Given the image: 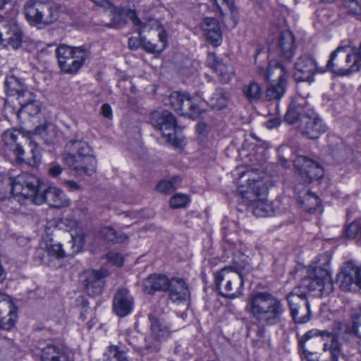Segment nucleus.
<instances>
[{
    "label": "nucleus",
    "instance_id": "1",
    "mask_svg": "<svg viewBox=\"0 0 361 361\" xmlns=\"http://www.w3.org/2000/svg\"><path fill=\"white\" fill-rule=\"evenodd\" d=\"M245 311L259 324L270 326L282 321L286 307L283 301L275 295L261 291L249 295Z\"/></svg>",
    "mask_w": 361,
    "mask_h": 361
},
{
    "label": "nucleus",
    "instance_id": "2",
    "mask_svg": "<svg viewBox=\"0 0 361 361\" xmlns=\"http://www.w3.org/2000/svg\"><path fill=\"white\" fill-rule=\"evenodd\" d=\"M64 163L79 175L91 176L96 171L97 160L92 147L82 140H71L66 145Z\"/></svg>",
    "mask_w": 361,
    "mask_h": 361
},
{
    "label": "nucleus",
    "instance_id": "3",
    "mask_svg": "<svg viewBox=\"0 0 361 361\" xmlns=\"http://www.w3.org/2000/svg\"><path fill=\"white\" fill-rule=\"evenodd\" d=\"M302 103L293 101L286 114V121L290 123H295L300 120V130L302 134L309 139H317L326 130V126L323 121L312 110L305 111Z\"/></svg>",
    "mask_w": 361,
    "mask_h": 361
},
{
    "label": "nucleus",
    "instance_id": "4",
    "mask_svg": "<svg viewBox=\"0 0 361 361\" xmlns=\"http://www.w3.org/2000/svg\"><path fill=\"white\" fill-rule=\"evenodd\" d=\"M247 180V189L240 190L245 203L257 217L272 216L275 213V207L267 200L269 180L248 178Z\"/></svg>",
    "mask_w": 361,
    "mask_h": 361
},
{
    "label": "nucleus",
    "instance_id": "5",
    "mask_svg": "<svg viewBox=\"0 0 361 361\" xmlns=\"http://www.w3.org/2000/svg\"><path fill=\"white\" fill-rule=\"evenodd\" d=\"M324 262L310 266L307 277L302 281V286L312 292L315 296L322 297L330 294L334 284L329 270V259L322 257Z\"/></svg>",
    "mask_w": 361,
    "mask_h": 361
},
{
    "label": "nucleus",
    "instance_id": "6",
    "mask_svg": "<svg viewBox=\"0 0 361 361\" xmlns=\"http://www.w3.org/2000/svg\"><path fill=\"white\" fill-rule=\"evenodd\" d=\"M40 130L41 128H37L34 133L23 129L11 128L3 133L2 140L4 143L14 152L18 159L24 160V149L17 142L18 136L21 135L23 139L29 142L31 147L32 158L27 161V164L36 167L41 163V154L34 137L36 134H40Z\"/></svg>",
    "mask_w": 361,
    "mask_h": 361
},
{
    "label": "nucleus",
    "instance_id": "7",
    "mask_svg": "<svg viewBox=\"0 0 361 361\" xmlns=\"http://www.w3.org/2000/svg\"><path fill=\"white\" fill-rule=\"evenodd\" d=\"M215 283L220 294L225 298H235L243 293V276L233 267H226L216 272Z\"/></svg>",
    "mask_w": 361,
    "mask_h": 361
},
{
    "label": "nucleus",
    "instance_id": "8",
    "mask_svg": "<svg viewBox=\"0 0 361 361\" xmlns=\"http://www.w3.org/2000/svg\"><path fill=\"white\" fill-rule=\"evenodd\" d=\"M11 184V194L18 198L19 202L29 200L36 204L42 187V183L37 176L30 173H21L13 178Z\"/></svg>",
    "mask_w": 361,
    "mask_h": 361
},
{
    "label": "nucleus",
    "instance_id": "9",
    "mask_svg": "<svg viewBox=\"0 0 361 361\" xmlns=\"http://www.w3.org/2000/svg\"><path fill=\"white\" fill-rule=\"evenodd\" d=\"M150 123L158 128L166 140L176 147H182L185 145L183 137L178 136L176 133L177 125L175 117L168 111H155L150 114Z\"/></svg>",
    "mask_w": 361,
    "mask_h": 361
},
{
    "label": "nucleus",
    "instance_id": "10",
    "mask_svg": "<svg viewBox=\"0 0 361 361\" xmlns=\"http://www.w3.org/2000/svg\"><path fill=\"white\" fill-rule=\"evenodd\" d=\"M61 70L67 73H75L84 63L87 54L81 47L60 45L56 51Z\"/></svg>",
    "mask_w": 361,
    "mask_h": 361
},
{
    "label": "nucleus",
    "instance_id": "11",
    "mask_svg": "<svg viewBox=\"0 0 361 361\" xmlns=\"http://www.w3.org/2000/svg\"><path fill=\"white\" fill-rule=\"evenodd\" d=\"M286 300L293 320L298 324H305L311 319L310 301L300 287H295L286 295Z\"/></svg>",
    "mask_w": 361,
    "mask_h": 361
},
{
    "label": "nucleus",
    "instance_id": "12",
    "mask_svg": "<svg viewBox=\"0 0 361 361\" xmlns=\"http://www.w3.org/2000/svg\"><path fill=\"white\" fill-rule=\"evenodd\" d=\"M25 16L27 21L34 25L50 24L58 18L57 12L44 0H29L24 5Z\"/></svg>",
    "mask_w": 361,
    "mask_h": 361
},
{
    "label": "nucleus",
    "instance_id": "13",
    "mask_svg": "<svg viewBox=\"0 0 361 361\" xmlns=\"http://www.w3.org/2000/svg\"><path fill=\"white\" fill-rule=\"evenodd\" d=\"M325 68L318 66L314 58L308 54H302L295 63L293 77L296 81L312 82L317 73H324Z\"/></svg>",
    "mask_w": 361,
    "mask_h": 361
},
{
    "label": "nucleus",
    "instance_id": "14",
    "mask_svg": "<svg viewBox=\"0 0 361 361\" xmlns=\"http://www.w3.org/2000/svg\"><path fill=\"white\" fill-rule=\"evenodd\" d=\"M295 168L305 183L318 180L324 176V169L317 162L305 156H297L293 160Z\"/></svg>",
    "mask_w": 361,
    "mask_h": 361
},
{
    "label": "nucleus",
    "instance_id": "15",
    "mask_svg": "<svg viewBox=\"0 0 361 361\" xmlns=\"http://www.w3.org/2000/svg\"><path fill=\"white\" fill-rule=\"evenodd\" d=\"M65 257V251L61 243L54 242L52 239L47 240L43 238L37 250V257L42 263L52 266L55 259H61Z\"/></svg>",
    "mask_w": 361,
    "mask_h": 361
},
{
    "label": "nucleus",
    "instance_id": "16",
    "mask_svg": "<svg viewBox=\"0 0 361 361\" xmlns=\"http://www.w3.org/2000/svg\"><path fill=\"white\" fill-rule=\"evenodd\" d=\"M106 275V271L90 269L82 272L80 279L87 294L94 297L102 293L104 287L102 279Z\"/></svg>",
    "mask_w": 361,
    "mask_h": 361
},
{
    "label": "nucleus",
    "instance_id": "17",
    "mask_svg": "<svg viewBox=\"0 0 361 361\" xmlns=\"http://www.w3.org/2000/svg\"><path fill=\"white\" fill-rule=\"evenodd\" d=\"M17 320V310L10 297L0 291V329L9 330Z\"/></svg>",
    "mask_w": 361,
    "mask_h": 361
},
{
    "label": "nucleus",
    "instance_id": "18",
    "mask_svg": "<svg viewBox=\"0 0 361 361\" xmlns=\"http://www.w3.org/2000/svg\"><path fill=\"white\" fill-rule=\"evenodd\" d=\"M46 202L49 206L61 208L69 205L70 200L67 198L63 190L54 186H49L37 197L36 204Z\"/></svg>",
    "mask_w": 361,
    "mask_h": 361
},
{
    "label": "nucleus",
    "instance_id": "19",
    "mask_svg": "<svg viewBox=\"0 0 361 361\" xmlns=\"http://www.w3.org/2000/svg\"><path fill=\"white\" fill-rule=\"evenodd\" d=\"M166 290L169 300L176 304L185 302L190 298L188 283L182 277H171Z\"/></svg>",
    "mask_w": 361,
    "mask_h": 361
},
{
    "label": "nucleus",
    "instance_id": "20",
    "mask_svg": "<svg viewBox=\"0 0 361 361\" xmlns=\"http://www.w3.org/2000/svg\"><path fill=\"white\" fill-rule=\"evenodd\" d=\"M21 30L16 23L0 27V44L3 47L17 49L21 44Z\"/></svg>",
    "mask_w": 361,
    "mask_h": 361
},
{
    "label": "nucleus",
    "instance_id": "21",
    "mask_svg": "<svg viewBox=\"0 0 361 361\" xmlns=\"http://www.w3.org/2000/svg\"><path fill=\"white\" fill-rule=\"evenodd\" d=\"M348 46H339L334 51L326 64V68L340 75H346L348 66L347 51Z\"/></svg>",
    "mask_w": 361,
    "mask_h": 361
},
{
    "label": "nucleus",
    "instance_id": "22",
    "mask_svg": "<svg viewBox=\"0 0 361 361\" xmlns=\"http://www.w3.org/2000/svg\"><path fill=\"white\" fill-rule=\"evenodd\" d=\"M200 28L207 41L214 47L222 42V32L217 20L214 18H204L200 23Z\"/></svg>",
    "mask_w": 361,
    "mask_h": 361
},
{
    "label": "nucleus",
    "instance_id": "23",
    "mask_svg": "<svg viewBox=\"0 0 361 361\" xmlns=\"http://www.w3.org/2000/svg\"><path fill=\"white\" fill-rule=\"evenodd\" d=\"M257 73L269 82H287V70L277 61H271L267 69L257 68Z\"/></svg>",
    "mask_w": 361,
    "mask_h": 361
},
{
    "label": "nucleus",
    "instance_id": "24",
    "mask_svg": "<svg viewBox=\"0 0 361 361\" xmlns=\"http://www.w3.org/2000/svg\"><path fill=\"white\" fill-rule=\"evenodd\" d=\"M133 307V300L127 289L121 288L117 290L114 298L113 309L120 317L129 314Z\"/></svg>",
    "mask_w": 361,
    "mask_h": 361
},
{
    "label": "nucleus",
    "instance_id": "25",
    "mask_svg": "<svg viewBox=\"0 0 361 361\" xmlns=\"http://www.w3.org/2000/svg\"><path fill=\"white\" fill-rule=\"evenodd\" d=\"M356 267L351 263H346L337 274V282L340 284V287L345 291L355 290L357 288Z\"/></svg>",
    "mask_w": 361,
    "mask_h": 361
},
{
    "label": "nucleus",
    "instance_id": "26",
    "mask_svg": "<svg viewBox=\"0 0 361 361\" xmlns=\"http://www.w3.org/2000/svg\"><path fill=\"white\" fill-rule=\"evenodd\" d=\"M170 281L171 278L164 274H151L143 281L144 291L147 294H153L156 291H166Z\"/></svg>",
    "mask_w": 361,
    "mask_h": 361
},
{
    "label": "nucleus",
    "instance_id": "27",
    "mask_svg": "<svg viewBox=\"0 0 361 361\" xmlns=\"http://www.w3.org/2000/svg\"><path fill=\"white\" fill-rule=\"evenodd\" d=\"M208 63L211 64L212 68L214 71L216 75L221 83H228L234 76V69L228 64L216 60L214 54L208 56Z\"/></svg>",
    "mask_w": 361,
    "mask_h": 361
},
{
    "label": "nucleus",
    "instance_id": "28",
    "mask_svg": "<svg viewBox=\"0 0 361 361\" xmlns=\"http://www.w3.org/2000/svg\"><path fill=\"white\" fill-rule=\"evenodd\" d=\"M20 109L18 114H27L35 116L40 111V106L35 100V96L30 91H24L19 97H17Z\"/></svg>",
    "mask_w": 361,
    "mask_h": 361
},
{
    "label": "nucleus",
    "instance_id": "29",
    "mask_svg": "<svg viewBox=\"0 0 361 361\" xmlns=\"http://www.w3.org/2000/svg\"><path fill=\"white\" fill-rule=\"evenodd\" d=\"M295 190L298 195L299 203L306 211L312 212L319 206L321 202L319 198L308 189L302 188L300 190L299 186H295Z\"/></svg>",
    "mask_w": 361,
    "mask_h": 361
},
{
    "label": "nucleus",
    "instance_id": "30",
    "mask_svg": "<svg viewBox=\"0 0 361 361\" xmlns=\"http://www.w3.org/2000/svg\"><path fill=\"white\" fill-rule=\"evenodd\" d=\"M278 44L283 56L287 60L293 58L295 52V39L290 30H284L281 32Z\"/></svg>",
    "mask_w": 361,
    "mask_h": 361
},
{
    "label": "nucleus",
    "instance_id": "31",
    "mask_svg": "<svg viewBox=\"0 0 361 361\" xmlns=\"http://www.w3.org/2000/svg\"><path fill=\"white\" fill-rule=\"evenodd\" d=\"M39 350V353H35L40 356L41 361H68L64 350L54 345L48 344Z\"/></svg>",
    "mask_w": 361,
    "mask_h": 361
},
{
    "label": "nucleus",
    "instance_id": "32",
    "mask_svg": "<svg viewBox=\"0 0 361 361\" xmlns=\"http://www.w3.org/2000/svg\"><path fill=\"white\" fill-rule=\"evenodd\" d=\"M149 319L151 322V334L157 340H161L168 338L170 335L169 326L162 319L149 314Z\"/></svg>",
    "mask_w": 361,
    "mask_h": 361
},
{
    "label": "nucleus",
    "instance_id": "33",
    "mask_svg": "<svg viewBox=\"0 0 361 361\" xmlns=\"http://www.w3.org/2000/svg\"><path fill=\"white\" fill-rule=\"evenodd\" d=\"M124 15L130 20L135 25L141 27L144 31L147 30H159L161 27L160 22L153 18H149L142 23L137 16V13L134 10H128L125 11Z\"/></svg>",
    "mask_w": 361,
    "mask_h": 361
},
{
    "label": "nucleus",
    "instance_id": "34",
    "mask_svg": "<svg viewBox=\"0 0 361 361\" xmlns=\"http://www.w3.org/2000/svg\"><path fill=\"white\" fill-rule=\"evenodd\" d=\"M201 112L202 110L197 99L195 97H190V94L187 93V97H185L184 99L183 110L180 111L179 114L195 118L200 116Z\"/></svg>",
    "mask_w": 361,
    "mask_h": 361
},
{
    "label": "nucleus",
    "instance_id": "35",
    "mask_svg": "<svg viewBox=\"0 0 361 361\" xmlns=\"http://www.w3.org/2000/svg\"><path fill=\"white\" fill-rule=\"evenodd\" d=\"M242 92L250 102H255L260 99L262 88L257 82L252 81L243 87Z\"/></svg>",
    "mask_w": 361,
    "mask_h": 361
},
{
    "label": "nucleus",
    "instance_id": "36",
    "mask_svg": "<svg viewBox=\"0 0 361 361\" xmlns=\"http://www.w3.org/2000/svg\"><path fill=\"white\" fill-rule=\"evenodd\" d=\"M287 82H270L266 90V97L268 100L280 99L286 92Z\"/></svg>",
    "mask_w": 361,
    "mask_h": 361
},
{
    "label": "nucleus",
    "instance_id": "37",
    "mask_svg": "<svg viewBox=\"0 0 361 361\" xmlns=\"http://www.w3.org/2000/svg\"><path fill=\"white\" fill-rule=\"evenodd\" d=\"M228 94L223 89H217L209 100V106L213 109H221L226 105Z\"/></svg>",
    "mask_w": 361,
    "mask_h": 361
},
{
    "label": "nucleus",
    "instance_id": "38",
    "mask_svg": "<svg viewBox=\"0 0 361 361\" xmlns=\"http://www.w3.org/2000/svg\"><path fill=\"white\" fill-rule=\"evenodd\" d=\"M5 86L9 94H16L17 97H19L23 92L28 91L23 87L20 80L14 75H9L6 78Z\"/></svg>",
    "mask_w": 361,
    "mask_h": 361
},
{
    "label": "nucleus",
    "instance_id": "39",
    "mask_svg": "<svg viewBox=\"0 0 361 361\" xmlns=\"http://www.w3.org/2000/svg\"><path fill=\"white\" fill-rule=\"evenodd\" d=\"M100 234L104 240L112 243H123L128 239V236L123 233L116 232L111 227L103 228Z\"/></svg>",
    "mask_w": 361,
    "mask_h": 361
},
{
    "label": "nucleus",
    "instance_id": "40",
    "mask_svg": "<svg viewBox=\"0 0 361 361\" xmlns=\"http://www.w3.org/2000/svg\"><path fill=\"white\" fill-rule=\"evenodd\" d=\"M216 7L217 10L221 14H223V9L221 7V4L227 6L231 12V18L235 23L238 20V11L235 5L234 0H209Z\"/></svg>",
    "mask_w": 361,
    "mask_h": 361
},
{
    "label": "nucleus",
    "instance_id": "41",
    "mask_svg": "<svg viewBox=\"0 0 361 361\" xmlns=\"http://www.w3.org/2000/svg\"><path fill=\"white\" fill-rule=\"evenodd\" d=\"M187 97L186 92H174L169 96V104L178 113L183 110L184 99Z\"/></svg>",
    "mask_w": 361,
    "mask_h": 361
},
{
    "label": "nucleus",
    "instance_id": "42",
    "mask_svg": "<svg viewBox=\"0 0 361 361\" xmlns=\"http://www.w3.org/2000/svg\"><path fill=\"white\" fill-rule=\"evenodd\" d=\"M180 182L178 177H174L170 180H161L157 185V190L161 193H171L176 190Z\"/></svg>",
    "mask_w": 361,
    "mask_h": 361
},
{
    "label": "nucleus",
    "instance_id": "43",
    "mask_svg": "<svg viewBox=\"0 0 361 361\" xmlns=\"http://www.w3.org/2000/svg\"><path fill=\"white\" fill-rule=\"evenodd\" d=\"M104 361H128L125 353L116 346H110L104 354Z\"/></svg>",
    "mask_w": 361,
    "mask_h": 361
},
{
    "label": "nucleus",
    "instance_id": "44",
    "mask_svg": "<svg viewBox=\"0 0 361 361\" xmlns=\"http://www.w3.org/2000/svg\"><path fill=\"white\" fill-rule=\"evenodd\" d=\"M346 57L348 59L347 61L348 68L346 71V75L359 71L360 68V65L359 63V56L357 54L351 53L348 49L347 51Z\"/></svg>",
    "mask_w": 361,
    "mask_h": 361
},
{
    "label": "nucleus",
    "instance_id": "45",
    "mask_svg": "<svg viewBox=\"0 0 361 361\" xmlns=\"http://www.w3.org/2000/svg\"><path fill=\"white\" fill-rule=\"evenodd\" d=\"M189 201L190 199L188 195L182 193H178L171 198L170 205L174 209L184 207L188 204Z\"/></svg>",
    "mask_w": 361,
    "mask_h": 361
},
{
    "label": "nucleus",
    "instance_id": "46",
    "mask_svg": "<svg viewBox=\"0 0 361 361\" xmlns=\"http://www.w3.org/2000/svg\"><path fill=\"white\" fill-rule=\"evenodd\" d=\"M71 235L73 253H78L82 250L85 244L84 236L82 233H75V234L71 233Z\"/></svg>",
    "mask_w": 361,
    "mask_h": 361
},
{
    "label": "nucleus",
    "instance_id": "47",
    "mask_svg": "<svg viewBox=\"0 0 361 361\" xmlns=\"http://www.w3.org/2000/svg\"><path fill=\"white\" fill-rule=\"evenodd\" d=\"M352 318L355 334L361 338V305L358 308L353 310Z\"/></svg>",
    "mask_w": 361,
    "mask_h": 361
},
{
    "label": "nucleus",
    "instance_id": "48",
    "mask_svg": "<svg viewBox=\"0 0 361 361\" xmlns=\"http://www.w3.org/2000/svg\"><path fill=\"white\" fill-rule=\"evenodd\" d=\"M345 236L348 238L353 239L358 234L361 236V224L357 221H353L349 224L345 231Z\"/></svg>",
    "mask_w": 361,
    "mask_h": 361
},
{
    "label": "nucleus",
    "instance_id": "49",
    "mask_svg": "<svg viewBox=\"0 0 361 361\" xmlns=\"http://www.w3.org/2000/svg\"><path fill=\"white\" fill-rule=\"evenodd\" d=\"M343 3L351 13L361 14V1L359 0H343Z\"/></svg>",
    "mask_w": 361,
    "mask_h": 361
},
{
    "label": "nucleus",
    "instance_id": "50",
    "mask_svg": "<svg viewBox=\"0 0 361 361\" xmlns=\"http://www.w3.org/2000/svg\"><path fill=\"white\" fill-rule=\"evenodd\" d=\"M63 171V168L61 165L52 163L49 165L47 172L49 176L56 178L62 173Z\"/></svg>",
    "mask_w": 361,
    "mask_h": 361
},
{
    "label": "nucleus",
    "instance_id": "51",
    "mask_svg": "<svg viewBox=\"0 0 361 361\" xmlns=\"http://www.w3.org/2000/svg\"><path fill=\"white\" fill-rule=\"evenodd\" d=\"M108 260L114 264L121 267L123 265V257L117 252H110L106 255Z\"/></svg>",
    "mask_w": 361,
    "mask_h": 361
},
{
    "label": "nucleus",
    "instance_id": "52",
    "mask_svg": "<svg viewBox=\"0 0 361 361\" xmlns=\"http://www.w3.org/2000/svg\"><path fill=\"white\" fill-rule=\"evenodd\" d=\"M142 47L144 49L150 53L161 52V50L155 44H153L145 39H142Z\"/></svg>",
    "mask_w": 361,
    "mask_h": 361
},
{
    "label": "nucleus",
    "instance_id": "53",
    "mask_svg": "<svg viewBox=\"0 0 361 361\" xmlns=\"http://www.w3.org/2000/svg\"><path fill=\"white\" fill-rule=\"evenodd\" d=\"M122 17L123 13L119 11H117L114 14L112 21L109 23V27L112 28L119 27V26L123 23Z\"/></svg>",
    "mask_w": 361,
    "mask_h": 361
},
{
    "label": "nucleus",
    "instance_id": "54",
    "mask_svg": "<svg viewBox=\"0 0 361 361\" xmlns=\"http://www.w3.org/2000/svg\"><path fill=\"white\" fill-rule=\"evenodd\" d=\"M63 185L71 191H76L81 189V186L77 182L73 180H66L63 182Z\"/></svg>",
    "mask_w": 361,
    "mask_h": 361
},
{
    "label": "nucleus",
    "instance_id": "55",
    "mask_svg": "<svg viewBox=\"0 0 361 361\" xmlns=\"http://www.w3.org/2000/svg\"><path fill=\"white\" fill-rule=\"evenodd\" d=\"M102 114L108 118L112 117V111L111 106L108 104H104L101 107Z\"/></svg>",
    "mask_w": 361,
    "mask_h": 361
},
{
    "label": "nucleus",
    "instance_id": "56",
    "mask_svg": "<svg viewBox=\"0 0 361 361\" xmlns=\"http://www.w3.org/2000/svg\"><path fill=\"white\" fill-rule=\"evenodd\" d=\"M92 2H94L96 5L108 8L110 7L112 5L113 0H91Z\"/></svg>",
    "mask_w": 361,
    "mask_h": 361
},
{
    "label": "nucleus",
    "instance_id": "57",
    "mask_svg": "<svg viewBox=\"0 0 361 361\" xmlns=\"http://www.w3.org/2000/svg\"><path fill=\"white\" fill-rule=\"evenodd\" d=\"M264 125L268 129H272L280 125V120L278 118H272L267 121Z\"/></svg>",
    "mask_w": 361,
    "mask_h": 361
},
{
    "label": "nucleus",
    "instance_id": "58",
    "mask_svg": "<svg viewBox=\"0 0 361 361\" xmlns=\"http://www.w3.org/2000/svg\"><path fill=\"white\" fill-rule=\"evenodd\" d=\"M160 42L162 43L160 49L162 51L166 45V34L164 30H161L158 34Z\"/></svg>",
    "mask_w": 361,
    "mask_h": 361
},
{
    "label": "nucleus",
    "instance_id": "59",
    "mask_svg": "<svg viewBox=\"0 0 361 361\" xmlns=\"http://www.w3.org/2000/svg\"><path fill=\"white\" fill-rule=\"evenodd\" d=\"M319 332L318 330L317 329H312V330H310L309 331H307L305 335H304V339L305 341H307L310 338H312V337L314 336H319Z\"/></svg>",
    "mask_w": 361,
    "mask_h": 361
},
{
    "label": "nucleus",
    "instance_id": "60",
    "mask_svg": "<svg viewBox=\"0 0 361 361\" xmlns=\"http://www.w3.org/2000/svg\"><path fill=\"white\" fill-rule=\"evenodd\" d=\"M357 274L356 275L357 288H361V267H356Z\"/></svg>",
    "mask_w": 361,
    "mask_h": 361
},
{
    "label": "nucleus",
    "instance_id": "61",
    "mask_svg": "<svg viewBox=\"0 0 361 361\" xmlns=\"http://www.w3.org/2000/svg\"><path fill=\"white\" fill-rule=\"evenodd\" d=\"M4 182L0 180V200H3L6 198V192L3 191L4 189Z\"/></svg>",
    "mask_w": 361,
    "mask_h": 361
},
{
    "label": "nucleus",
    "instance_id": "62",
    "mask_svg": "<svg viewBox=\"0 0 361 361\" xmlns=\"http://www.w3.org/2000/svg\"><path fill=\"white\" fill-rule=\"evenodd\" d=\"M128 45L130 49H135L137 48V45L136 44V40L132 38L128 40Z\"/></svg>",
    "mask_w": 361,
    "mask_h": 361
},
{
    "label": "nucleus",
    "instance_id": "63",
    "mask_svg": "<svg viewBox=\"0 0 361 361\" xmlns=\"http://www.w3.org/2000/svg\"><path fill=\"white\" fill-rule=\"evenodd\" d=\"M66 221H68L70 225H72L73 226H76V222L74 221L66 219Z\"/></svg>",
    "mask_w": 361,
    "mask_h": 361
},
{
    "label": "nucleus",
    "instance_id": "64",
    "mask_svg": "<svg viewBox=\"0 0 361 361\" xmlns=\"http://www.w3.org/2000/svg\"><path fill=\"white\" fill-rule=\"evenodd\" d=\"M0 318H1V319L2 320V322H1V323L5 322H6V321L8 320V317H7V315H6V316L3 317V316H2V314H1Z\"/></svg>",
    "mask_w": 361,
    "mask_h": 361
}]
</instances>
